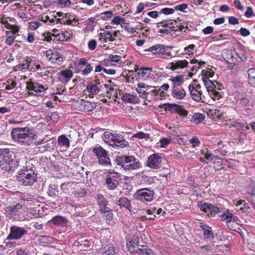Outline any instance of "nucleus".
<instances>
[{
	"label": "nucleus",
	"instance_id": "nucleus-59",
	"mask_svg": "<svg viewBox=\"0 0 255 255\" xmlns=\"http://www.w3.org/2000/svg\"><path fill=\"white\" fill-rule=\"evenodd\" d=\"M166 93L161 90V88H158V97L156 100H162L166 97Z\"/></svg>",
	"mask_w": 255,
	"mask_h": 255
},
{
	"label": "nucleus",
	"instance_id": "nucleus-38",
	"mask_svg": "<svg viewBox=\"0 0 255 255\" xmlns=\"http://www.w3.org/2000/svg\"><path fill=\"white\" fill-rule=\"evenodd\" d=\"M131 138L132 139H133L134 138H137L138 139H144L147 140L150 138V136L149 134L145 133L143 132H139L138 133L133 134Z\"/></svg>",
	"mask_w": 255,
	"mask_h": 255
},
{
	"label": "nucleus",
	"instance_id": "nucleus-51",
	"mask_svg": "<svg viewBox=\"0 0 255 255\" xmlns=\"http://www.w3.org/2000/svg\"><path fill=\"white\" fill-rule=\"evenodd\" d=\"M76 242L81 248H83V247L89 248L90 246V242L88 240H85L81 242L77 241Z\"/></svg>",
	"mask_w": 255,
	"mask_h": 255
},
{
	"label": "nucleus",
	"instance_id": "nucleus-1",
	"mask_svg": "<svg viewBox=\"0 0 255 255\" xmlns=\"http://www.w3.org/2000/svg\"><path fill=\"white\" fill-rule=\"evenodd\" d=\"M11 135L13 141L24 146L31 144L35 136L33 129L28 127L14 128Z\"/></svg>",
	"mask_w": 255,
	"mask_h": 255
},
{
	"label": "nucleus",
	"instance_id": "nucleus-64",
	"mask_svg": "<svg viewBox=\"0 0 255 255\" xmlns=\"http://www.w3.org/2000/svg\"><path fill=\"white\" fill-rule=\"evenodd\" d=\"M212 94L213 95V99L214 100H219L222 97L221 93L216 91H213Z\"/></svg>",
	"mask_w": 255,
	"mask_h": 255
},
{
	"label": "nucleus",
	"instance_id": "nucleus-49",
	"mask_svg": "<svg viewBox=\"0 0 255 255\" xmlns=\"http://www.w3.org/2000/svg\"><path fill=\"white\" fill-rule=\"evenodd\" d=\"M87 194L85 189H77L74 191V194L78 197H83Z\"/></svg>",
	"mask_w": 255,
	"mask_h": 255
},
{
	"label": "nucleus",
	"instance_id": "nucleus-32",
	"mask_svg": "<svg viewBox=\"0 0 255 255\" xmlns=\"http://www.w3.org/2000/svg\"><path fill=\"white\" fill-rule=\"evenodd\" d=\"M48 195L52 197H55L58 194V187L55 184L49 185L47 191Z\"/></svg>",
	"mask_w": 255,
	"mask_h": 255
},
{
	"label": "nucleus",
	"instance_id": "nucleus-9",
	"mask_svg": "<svg viewBox=\"0 0 255 255\" xmlns=\"http://www.w3.org/2000/svg\"><path fill=\"white\" fill-rule=\"evenodd\" d=\"M154 192L147 188L137 190L133 195L134 199L146 202L151 201L153 199Z\"/></svg>",
	"mask_w": 255,
	"mask_h": 255
},
{
	"label": "nucleus",
	"instance_id": "nucleus-37",
	"mask_svg": "<svg viewBox=\"0 0 255 255\" xmlns=\"http://www.w3.org/2000/svg\"><path fill=\"white\" fill-rule=\"evenodd\" d=\"M87 90L88 93L92 95L98 94L99 89L96 84H91L87 86Z\"/></svg>",
	"mask_w": 255,
	"mask_h": 255
},
{
	"label": "nucleus",
	"instance_id": "nucleus-20",
	"mask_svg": "<svg viewBox=\"0 0 255 255\" xmlns=\"http://www.w3.org/2000/svg\"><path fill=\"white\" fill-rule=\"evenodd\" d=\"M122 100L126 102L135 104L137 102L138 98L133 95L122 92Z\"/></svg>",
	"mask_w": 255,
	"mask_h": 255
},
{
	"label": "nucleus",
	"instance_id": "nucleus-25",
	"mask_svg": "<svg viewBox=\"0 0 255 255\" xmlns=\"http://www.w3.org/2000/svg\"><path fill=\"white\" fill-rule=\"evenodd\" d=\"M163 26L168 27L169 29H166L163 30L167 34H171V31H177L178 30L182 31V28L181 26H178L177 25L174 26L172 23H165L163 25Z\"/></svg>",
	"mask_w": 255,
	"mask_h": 255
},
{
	"label": "nucleus",
	"instance_id": "nucleus-50",
	"mask_svg": "<svg viewBox=\"0 0 255 255\" xmlns=\"http://www.w3.org/2000/svg\"><path fill=\"white\" fill-rule=\"evenodd\" d=\"M165 109L171 112H173L174 111L177 112L179 109V106L175 104H168Z\"/></svg>",
	"mask_w": 255,
	"mask_h": 255
},
{
	"label": "nucleus",
	"instance_id": "nucleus-48",
	"mask_svg": "<svg viewBox=\"0 0 255 255\" xmlns=\"http://www.w3.org/2000/svg\"><path fill=\"white\" fill-rule=\"evenodd\" d=\"M93 70V67H92L91 64H88L86 65V67L85 69H82L80 71V72L82 75H88Z\"/></svg>",
	"mask_w": 255,
	"mask_h": 255
},
{
	"label": "nucleus",
	"instance_id": "nucleus-61",
	"mask_svg": "<svg viewBox=\"0 0 255 255\" xmlns=\"http://www.w3.org/2000/svg\"><path fill=\"white\" fill-rule=\"evenodd\" d=\"M171 141V139L164 138L160 140L161 147H165Z\"/></svg>",
	"mask_w": 255,
	"mask_h": 255
},
{
	"label": "nucleus",
	"instance_id": "nucleus-19",
	"mask_svg": "<svg viewBox=\"0 0 255 255\" xmlns=\"http://www.w3.org/2000/svg\"><path fill=\"white\" fill-rule=\"evenodd\" d=\"M189 62L186 60H178L175 62L170 63V69L172 70H175L177 69H182L188 66Z\"/></svg>",
	"mask_w": 255,
	"mask_h": 255
},
{
	"label": "nucleus",
	"instance_id": "nucleus-5",
	"mask_svg": "<svg viewBox=\"0 0 255 255\" xmlns=\"http://www.w3.org/2000/svg\"><path fill=\"white\" fill-rule=\"evenodd\" d=\"M24 201L20 200L18 202H14L6 208V211L9 219L19 220L20 216L25 211L24 208Z\"/></svg>",
	"mask_w": 255,
	"mask_h": 255
},
{
	"label": "nucleus",
	"instance_id": "nucleus-23",
	"mask_svg": "<svg viewBox=\"0 0 255 255\" xmlns=\"http://www.w3.org/2000/svg\"><path fill=\"white\" fill-rule=\"evenodd\" d=\"M151 68H140L137 70V74L141 78L146 79L150 75Z\"/></svg>",
	"mask_w": 255,
	"mask_h": 255
},
{
	"label": "nucleus",
	"instance_id": "nucleus-39",
	"mask_svg": "<svg viewBox=\"0 0 255 255\" xmlns=\"http://www.w3.org/2000/svg\"><path fill=\"white\" fill-rule=\"evenodd\" d=\"M193 121L196 124H198L203 121L205 119V116L202 114L196 113L192 116Z\"/></svg>",
	"mask_w": 255,
	"mask_h": 255
},
{
	"label": "nucleus",
	"instance_id": "nucleus-21",
	"mask_svg": "<svg viewBox=\"0 0 255 255\" xmlns=\"http://www.w3.org/2000/svg\"><path fill=\"white\" fill-rule=\"evenodd\" d=\"M51 222L55 225L64 227L67 225L68 221L67 219L64 217L56 216L52 219Z\"/></svg>",
	"mask_w": 255,
	"mask_h": 255
},
{
	"label": "nucleus",
	"instance_id": "nucleus-26",
	"mask_svg": "<svg viewBox=\"0 0 255 255\" xmlns=\"http://www.w3.org/2000/svg\"><path fill=\"white\" fill-rule=\"evenodd\" d=\"M183 79L184 76L182 75L172 77L171 81L172 82L173 89L178 88L183 83Z\"/></svg>",
	"mask_w": 255,
	"mask_h": 255
},
{
	"label": "nucleus",
	"instance_id": "nucleus-46",
	"mask_svg": "<svg viewBox=\"0 0 255 255\" xmlns=\"http://www.w3.org/2000/svg\"><path fill=\"white\" fill-rule=\"evenodd\" d=\"M30 63L26 61L25 63L19 64L17 66V68L20 71L25 72L29 68Z\"/></svg>",
	"mask_w": 255,
	"mask_h": 255
},
{
	"label": "nucleus",
	"instance_id": "nucleus-17",
	"mask_svg": "<svg viewBox=\"0 0 255 255\" xmlns=\"http://www.w3.org/2000/svg\"><path fill=\"white\" fill-rule=\"evenodd\" d=\"M97 201L100 207V211L102 213H106L110 211V208L107 206L108 202L103 195L98 194L97 195Z\"/></svg>",
	"mask_w": 255,
	"mask_h": 255
},
{
	"label": "nucleus",
	"instance_id": "nucleus-2",
	"mask_svg": "<svg viewBox=\"0 0 255 255\" xmlns=\"http://www.w3.org/2000/svg\"><path fill=\"white\" fill-rule=\"evenodd\" d=\"M12 154V152L8 149L0 150V167L2 170L11 172L17 168L18 162Z\"/></svg>",
	"mask_w": 255,
	"mask_h": 255
},
{
	"label": "nucleus",
	"instance_id": "nucleus-54",
	"mask_svg": "<svg viewBox=\"0 0 255 255\" xmlns=\"http://www.w3.org/2000/svg\"><path fill=\"white\" fill-rule=\"evenodd\" d=\"M97 41L95 39L91 40L88 43V47L91 50H94L97 46Z\"/></svg>",
	"mask_w": 255,
	"mask_h": 255
},
{
	"label": "nucleus",
	"instance_id": "nucleus-28",
	"mask_svg": "<svg viewBox=\"0 0 255 255\" xmlns=\"http://www.w3.org/2000/svg\"><path fill=\"white\" fill-rule=\"evenodd\" d=\"M56 40L61 41H67L70 37V33L66 31L65 32L60 31V32L54 34Z\"/></svg>",
	"mask_w": 255,
	"mask_h": 255
},
{
	"label": "nucleus",
	"instance_id": "nucleus-11",
	"mask_svg": "<svg viewBox=\"0 0 255 255\" xmlns=\"http://www.w3.org/2000/svg\"><path fill=\"white\" fill-rule=\"evenodd\" d=\"M109 173L110 174L107 175L106 179V183L109 189L114 190L118 186L121 180V174L113 171H110Z\"/></svg>",
	"mask_w": 255,
	"mask_h": 255
},
{
	"label": "nucleus",
	"instance_id": "nucleus-8",
	"mask_svg": "<svg viewBox=\"0 0 255 255\" xmlns=\"http://www.w3.org/2000/svg\"><path fill=\"white\" fill-rule=\"evenodd\" d=\"M172 47L163 45H155L148 49V51L154 54H158L161 58L167 59L169 57H172L171 53Z\"/></svg>",
	"mask_w": 255,
	"mask_h": 255
},
{
	"label": "nucleus",
	"instance_id": "nucleus-41",
	"mask_svg": "<svg viewBox=\"0 0 255 255\" xmlns=\"http://www.w3.org/2000/svg\"><path fill=\"white\" fill-rule=\"evenodd\" d=\"M205 62L204 61H200L198 62V60L195 59H192V65H194L192 66V75L193 74L194 72H196L197 69L200 68V66L204 65Z\"/></svg>",
	"mask_w": 255,
	"mask_h": 255
},
{
	"label": "nucleus",
	"instance_id": "nucleus-14",
	"mask_svg": "<svg viewBox=\"0 0 255 255\" xmlns=\"http://www.w3.org/2000/svg\"><path fill=\"white\" fill-rule=\"evenodd\" d=\"M26 89L29 91L28 95H32L34 91L36 94H39L43 92L44 90V87L42 85H39L38 83H34L32 82H28L26 83Z\"/></svg>",
	"mask_w": 255,
	"mask_h": 255
},
{
	"label": "nucleus",
	"instance_id": "nucleus-18",
	"mask_svg": "<svg viewBox=\"0 0 255 255\" xmlns=\"http://www.w3.org/2000/svg\"><path fill=\"white\" fill-rule=\"evenodd\" d=\"M116 204L119 206L121 209L126 208L129 211H131L132 207L130 205V201L127 197L120 198L116 201Z\"/></svg>",
	"mask_w": 255,
	"mask_h": 255
},
{
	"label": "nucleus",
	"instance_id": "nucleus-4",
	"mask_svg": "<svg viewBox=\"0 0 255 255\" xmlns=\"http://www.w3.org/2000/svg\"><path fill=\"white\" fill-rule=\"evenodd\" d=\"M117 164L121 165L126 170H132L138 169L140 167V163L138 159L133 156L123 155L117 157Z\"/></svg>",
	"mask_w": 255,
	"mask_h": 255
},
{
	"label": "nucleus",
	"instance_id": "nucleus-43",
	"mask_svg": "<svg viewBox=\"0 0 255 255\" xmlns=\"http://www.w3.org/2000/svg\"><path fill=\"white\" fill-rule=\"evenodd\" d=\"M55 22L56 23H61L67 25H75V24H72V21H69L67 19H65L63 17L60 18H56V16H54Z\"/></svg>",
	"mask_w": 255,
	"mask_h": 255
},
{
	"label": "nucleus",
	"instance_id": "nucleus-55",
	"mask_svg": "<svg viewBox=\"0 0 255 255\" xmlns=\"http://www.w3.org/2000/svg\"><path fill=\"white\" fill-rule=\"evenodd\" d=\"M188 7V5L185 3L177 5L175 6V9L180 11L185 12L184 10Z\"/></svg>",
	"mask_w": 255,
	"mask_h": 255
},
{
	"label": "nucleus",
	"instance_id": "nucleus-42",
	"mask_svg": "<svg viewBox=\"0 0 255 255\" xmlns=\"http://www.w3.org/2000/svg\"><path fill=\"white\" fill-rule=\"evenodd\" d=\"M138 250L143 255H154V253L147 246H142V248H139Z\"/></svg>",
	"mask_w": 255,
	"mask_h": 255
},
{
	"label": "nucleus",
	"instance_id": "nucleus-62",
	"mask_svg": "<svg viewBox=\"0 0 255 255\" xmlns=\"http://www.w3.org/2000/svg\"><path fill=\"white\" fill-rule=\"evenodd\" d=\"M6 28L11 29L13 34H15L19 31V27L16 25H10L9 27H6Z\"/></svg>",
	"mask_w": 255,
	"mask_h": 255
},
{
	"label": "nucleus",
	"instance_id": "nucleus-6",
	"mask_svg": "<svg viewBox=\"0 0 255 255\" xmlns=\"http://www.w3.org/2000/svg\"><path fill=\"white\" fill-rule=\"evenodd\" d=\"M93 152L98 159V163L105 166L111 165V159L109 158L107 151L101 146L98 145L93 148Z\"/></svg>",
	"mask_w": 255,
	"mask_h": 255
},
{
	"label": "nucleus",
	"instance_id": "nucleus-29",
	"mask_svg": "<svg viewBox=\"0 0 255 255\" xmlns=\"http://www.w3.org/2000/svg\"><path fill=\"white\" fill-rule=\"evenodd\" d=\"M58 142L60 146L68 148L70 146V141L69 139L64 134L59 136Z\"/></svg>",
	"mask_w": 255,
	"mask_h": 255
},
{
	"label": "nucleus",
	"instance_id": "nucleus-57",
	"mask_svg": "<svg viewBox=\"0 0 255 255\" xmlns=\"http://www.w3.org/2000/svg\"><path fill=\"white\" fill-rule=\"evenodd\" d=\"M202 99L201 97V93L199 94H193V85L192 84V100L199 102Z\"/></svg>",
	"mask_w": 255,
	"mask_h": 255
},
{
	"label": "nucleus",
	"instance_id": "nucleus-34",
	"mask_svg": "<svg viewBox=\"0 0 255 255\" xmlns=\"http://www.w3.org/2000/svg\"><path fill=\"white\" fill-rule=\"evenodd\" d=\"M248 75L249 84L255 87V69L252 68L249 69Z\"/></svg>",
	"mask_w": 255,
	"mask_h": 255
},
{
	"label": "nucleus",
	"instance_id": "nucleus-27",
	"mask_svg": "<svg viewBox=\"0 0 255 255\" xmlns=\"http://www.w3.org/2000/svg\"><path fill=\"white\" fill-rule=\"evenodd\" d=\"M172 94L174 98L182 99L185 96L186 93L183 89L178 88L172 89Z\"/></svg>",
	"mask_w": 255,
	"mask_h": 255
},
{
	"label": "nucleus",
	"instance_id": "nucleus-56",
	"mask_svg": "<svg viewBox=\"0 0 255 255\" xmlns=\"http://www.w3.org/2000/svg\"><path fill=\"white\" fill-rule=\"evenodd\" d=\"M16 36H9L6 37L5 43L8 45H11L14 42Z\"/></svg>",
	"mask_w": 255,
	"mask_h": 255
},
{
	"label": "nucleus",
	"instance_id": "nucleus-52",
	"mask_svg": "<svg viewBox=\"0 0 255 255\" xmlns=\"http://www.w3.org/2000/svg\"><path fill=\"white\" fill-rule=\"evenodd\" d=\"M101 18L104 20H107L108 18H111L113 15V12L111 11H107L101 13Z\"/></svg>",
	"mask_w": 255,
	"mask_h": 255
},
{
	"label": "nucleus",
	"instance_id": "nucleus-30",
	"mask_svg": "<svg viewBox=\"0 0 255 255\" xmlns=\"http://www.w3.org/2000/svg\"><path fill=\"white\" fill-rule=\"evenodd\" d=\"M80 110L85 112L91 111L93 110V106L91 102L82 100L81 103Z\"/></svg>",
	"mask_w": 255,
	"mask_h": 255
},
{
	"label": "nucleus",
	"instance_id": "nucleus-58",
	"mask_svg": "<svg viewBox=\"0 0 255 255\" xmlns=\"http://www.w3.org/2000/svg\"><path fill=\"white\" fill-rule=\"evenodd\" d=\"M174 12V10L172 8H164L161 10L159 13H163L165 14H172Z\"/></svg>",
	"mask_w": 255,
	"mask_h": 255
},
{
	"label": "nucleus",
	"instance_id": "nucleus-12",
	"mask_svg": "<svg viewBox=\"0 0 255 255\" xmlns=\"http://www.w3.org/2000/svg\"><path fill=\"white\" fill-rule=\"evenodd\" d=\"M163 160L159 153H153L148 157L146 165L151 168L157 169L160 167Z\"/></svg>",
	"mask_w": 255,
	"mask_h": 255
},
{
	"label": "nucleus",
	"instance_id": "nucleus-24",
	"mask_svg": "<svg viewBox=\"0 0 255 255\" xmlns=\"http://www.w3.org/2000/svg\"><path fill=\"white\" fill-rule=\"evenodd\" d=\"M40 70L41 71L38 73V74L39 75V77L44 79H46L47 77H49V76L52 77L54 73V71L52 68H43V69H40Z\"/></svg>",
	"mask_w": 255,
	"mask_h": 255
},
{
	"label": "nucleus",
	"instance_id": "nucleus-15",
	"mask_svg": "<svg viewBox=\"0 0 255 255\" xmlns=\"http://www.w3.org/2000/svg\"><path fill=\"white\" fill-rule=\"evenodd\" d=\"M46 56L47 58L52 63H58L62 61V57L56 51L49 49L46 51Z\"/></svg>",
	"mask_w": 255,
	"mask_h": 255
},
{
	"label": "nucleus",
	"instance_id": "nucleus-16",
	"mask_svg": "<svg viewBox=\"0 0 255 255\" xmlns=\"http://www.w3.org/2000/svg\"><path fill=\"white\" fill-rule=\"evenodd\" d=\"M197 205L201 210L208 213V215L210 213L211 215H212L215 213H218L220 211L219 208L210 204L205 203L202 204L201 203H198Z\"/></svg>",
	"mask_w": 255,
	"mask_h": 255
},
{
	"label": "nucleus",
	"instance_id": "nucleus-60",
	"mask_svg": "<svg viewBox=\"0 0 255 255\" xmlns=\"http://www.w3.org/2000/svg\"><path fill=\"white\" fill-rule=\"evenodd\" d=\"M125 21V20L123 18L121 17L120 16H116L112 20V22L114 24H119L122 22Z\"/></svg>",
	"mask_w": 255,
	"mask_h": 255
},
{
	"label": "nucleus",
	"instance_id": "nucleus-63",
	"mask_svg": "<svg viewBox=\"0 0 255 255\" xmlns=\"http://www.w3.org/2000/svg\"><path fill=\"white\" fill-rule=\"evenodd\" d=\"M71 1L70 0H59L58 1L59 5H61L62 7L69 5Z\"/></svg>",
	"mask_w": 255,
	"mask_h": 255
},
{
	"label": "nucleus",
	"instance_id": "nucleus-3",
	"mask_svg": "<svg viewBox=\"0 0 255 255\" xmlns=\"http://www.w3.org/2000/svg\"><path fill=\"white\" fill-rule=\"evenodd\" d=\"M104 141L113 147L125 148L129 146L128 142L120 133L106 131L102 135Z\"/></svg>",
	"mask_w": 255,
	"mask_h": 255
},
{
	"label": "nucleus",
	"instance_id": "nucleus-45",
	"mask_svg": "<svg viewBox=\"0 0 255 255\" xmlns=\"http://www.w3.org/2000/svg\"><path fill=\"white\" fill-rule=\"evenodd\" d=\"M150 90H148L149 92V95L154 96L156 99V97H158V87L156 86H150Z\"/></svg>",
	"mask_w": 255,
	"mask_h": 255
},
{
	"label": "nucleus",
	"instance_id": "nucleus-33",
	"mask_svg": "<svg viewBox=\"0 0 255 255\" xmlns=\"http://www.w3.org/2000/svg\"><path fill=\"white\" fill-rule=\"evenodd\" d=\"M237 217L233 216L232 214H230L229 215H227L226 218L224 219V220H226L228 227L232 230H235V229L232 226V223L237 221Z\"/></svg>",
	"mask_w": 255,
	"mask_h": 255
},
{
	"label": "nucleus",
	"instance_id": "nucleus-35",
	"mask_svg": "<svg viewBox=\"0 0 255 255\" xmlns=\"http://www.w3.org/2000/svg\"><path fill=\"white\" fill-rule=\"evenodd\" d=\"M9 235L7 236L6 239L5 240V241L3 242V244L5 246V247L7 248H11L13 249L15 248L17 244L16 242L14 241H12V240H14L13 239H9Z\"/></svg>",
	"mask_w": 255,
	"mask_h": 255
},
{
	"label": "nucleus",
	"instance_id": "nucleus-10",
	"mask_svg": "<svg viewBox=\"0 0 255 255\" xmlns=\"http://www.w3.org/2000/svg\"><path fill=\"white\" fill-rule=\"evenodd\" d=\"M27 234L28 231L24 227L16 225L11 226L9 228L8 239H13L14 240H19Z\"/></svg>",
	"mask_w": 255,
	"mask_h": 255
},
{
	"label": "nucleus",
	"instance_id": "nucleus-36",
	"mask_svg": "<svg viewBox=\"0 0 255 255\" xmlns=\"http://www.w3.org/2000/svg\"><path fill=\"white\" fill-rule=\"evenodd\" d=\"M110 60L112 63L117 64V66H119L122 63V57L117 55H110L109 56Z\"/></svg>",
	"mask_w": 255,
	"mask_h": 255
},
{
	"label": "nucleus",
	"instance_id": "nucleus-53",
	"mask_svg": "<svg viewBox=\"0 0 255 255\" xmlns=\"http://www.w3.org/2000/svg\"><path fill=\"white\" fill-rule=\"evenodd\" d=\"M105 254L107 255H115L116 254L115 248L113 246H110L105 252Z\"/></svg>",
	"mask_w": 255,
	"mask_h": 255
},
{
	"label": "nucleus",
	"instance_id": "nucleus-22",
	"mask_svg": "<svg viewBox=\"0 0 255 255\" xmlns=\"http://www.w3.org/2000/svg\"><path fill=\"white\" fill-rule=\"evenodd\" d=\"M116 87V86H114L109 88L106 93L107 97L116 100L118 97V93H119L120 95H121V92Z\"/></svg>",
	"mask_w": 255,
	"mask_h": 255
},
{
	"label": "nucleus",
	"instance_id": "nucleus-40",
	"mask_svg": "<svg viewBox=\"0 0 255 255\" xmlns=\"http://www.w3.org/2000/svg\"><path fill=\"white\" fill-rule=\"evenodd\" d=\"M204 76L206 78H203V80L205 82H207L209 77H212L214 75V72L211 69H209L205 70L202 71Z\"/></svg>",
	"mask_w": 255,
	"mask_h": 255
},
{
	"label": "nucleus",
	"instance_id": "nucleus-13",
	"mask_svg": "<svg viewBox=\"0 0 255 255\" xmlns=\"http://www.w3.org/2000/svg\"><path fill=\"white\" fill-rule=\"evenodd\" d=\"M150 85H148L144 83L140 82L137 84L136 91L138 94L139 96L144 100H148V96L149 92L148 90H150Z\"/></svg>",
	"mask_w": 255,
	"mask_h": 255
},
{
	"label": "nucleus",
	"instance_id": "nucleus-47",
	"mask_svg": "<svg viewBox=\"0 0 255 255\" xmlns=\"http://www.w3.org/2000/svg\"><path fill=\"white\" fill-rule=\"evenodd\" d=\"M60 73L62 76L67 79L71 78L73 76L72 72L69 69L62 70Z\"/></svg>",
	"mask_w": 255,
	"mask_h": 255
},
{
	"label": "nucleus",
	"instance_id": "nucleus-7",
	"mask_svg": "<svg viewBox=\"0 0 255 255\" xmlns=\"http://www.w3.org/2000/svg\"><path fill=\"white\" fill-rule=\"evenodd\" d=\"M17 180L24 186H31L37 180V174L32 170H24L19 173Z\"/></svg>",
	"mask_w": 255,
	"mask_h": 255
},
{
	"label": "nucleus",
	"instance_id": "nucleus-31",
	"mask_svg": "<svg viewBox=\"0 0 255 255\" xmlns=\"http://www.w3.org/2000/svg\"><path fill=\"white\" fill-rule=\"evenodd\" d=\"M112 36V33L111 31H104L103 33H100L98 34L99 40L102 41V43H106L108 40V38Z\"/></svg>",
	"mask_w": 255,
	"mask_h": 255
},
{
	"label": "nucleus",
	"instance_id": "nucleus-44",
	"mask_svg": "<svg viewBox=\"0 0 255 255\" xmlns=\"http://www.w3.org/2000/svg\"><path fill=\"white\" fill-rule=\"evenodd\" d=\"M100 63L102 64L103 67H104V68L117 66V64H115V63H112L111 62L109 57L107 59H105L103 61H101Z\"/></svg>",
	"mask_w": 255,
	"mask_h": 255
}]
</instances>
